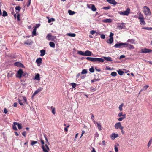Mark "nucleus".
<instances>
[{"label":"nucleus","instance_id":"obj_7","mask_svg":"<svg viewBox=\"0 0 152 152\" xmlns=\"http://www.w3.org/2000/svg\"><path fill=\"white\" fill-rule=\"evenodd\" d=\"M125 43H120L115 44L114 47L116 48H123L122 47L125 46Z\"/></svg>","mask_w":152,"mask_h":152},{"label":"nucleus","instance_id":"obj_40","mask_svg":"<svg viewBox=\"0 0 152 152\" xmlns=\"http://www.w3.org/2000/svg\"><path fill=\"white\" fill-rule=\"evenodd\" d=\"M21 7L19 6H16L15 7V10H16L18 11V12H16L17 13H18L19 12V11L21 9Z\"/></svg>","mask_w":152,"mask_h":152},{"label":"nucleus","instance_id":"obj_44","mask_svg":"<svg viewBox=\"0 0 152 152\" xmlns=\"http://www.w3.org/2000/svg\"><path fill=\"white\" fill-rule=\"evenodd\" d=\"M117 75V73L115 72H113L111 73V75L113 77H115Z\"/></svg>","mask_w":152,"mask_h":152},{"label":"nucleus","instance_id":"obj_15","mask_svg":"<svg viewBox=\"0 0 152 152\" xmlns=\"http://www.w3.org/2000/svg\"><path fill=\"white\" fill-rule=\"evenodd\" d=\"M92 52L89 51L87 50L85 52V56H91Z\"/></svg>","mask_w":152,"mask_h":152},{"label":"nucleus","instance_id":"obj_42","mask_svg":"<svg viewBox=\"0 0 152 152\" xmlns=\"http://www.w3.org/2000/svg\"><path fill=\"white\" fill-rule=\"evenodd\" d=\"M55 20L54 18H51L50 19H48V23H50L51 22H54Z\"/></svg>","mask_w":152,"mask_h":152},{"label":"nucleus","instance_id":"obj_33","mask_svg":"<svg viewBox=\"0 0 152 152\" xmlns=\"http://www.w3.org/2000/svg\"><path fill=\"white\" fill-rule=\"evenodd\" d=\"M124 106V104L121 103L119 106L118 108L120 111H122V107Z\"/></svg>","mask_w":152,"mask_h":152},{"label":"nucleus","instance_id":"obj_41","mask_svg":"<svg viewBox=\"0 0 152 152\" xmlns=\"http://www.w3.org/2000/svg\"><path fill=\"white\" fill-rule=\"evenodd\" d=\"M123 24H119L118 26V27L119 29L123 28Z\"/></svg>","mask_w":152,"mask_h":152},{"label":"nucleus","instance_id":"obj_12","mask_svg":"<svg viewBox=\"0 0 152 152\" xmlns=\"http://www.w3.org/2000/svg\"><path fill=\"white\" fill-rule=\"evenodd\" d=\"M118 134L115 133H112L111 135V138L112 140H114L115 138L118 137Z\"/></svg>","mask_w":152,"mask_h":152},{"label":"nucleus","instance_id":"obj_3","mask_svg":"<svg viewBox=\"0 0 152 152\" xmlns=\"http://www.w3.org/2000/svg\"><path fill=\"white\" fill-rule=\"evenodd\" d=\"M130 9L129 8H128L126 11H124L123 12L122 11H119L118 12V13L121 15L128 16L130 13Z\"/></svg>","mask_w":152,"mask_h":152},{"label":"nucleus","instance_id":"obj_64","mask_svg":"<svg viewBox=\"0 0 152 152\" xmlns=\"http://www.w3.org/2000/svg\"><path fill=\"white\" fill-rule=\"evenodd\" d=\"M100 37L102 39H104L105 38V36L104 34H101Z\"/></svg>","mask_w":152,"mask_h":152},{"label":"nucleus","instance_id":"obj_29","mask_svg":"<svg viewBox=\"0 0 152 152\" xmlns=\"http://www.w3.org/2000/svg\"><path fill=\"white\" fill-rule=\"evenodd\" d=\"M97 124V127H98V129L100 131L102 130V126L101 125L99 124L98 123V122L96 123Z\"/></svg>","mask_w":152,"mask_h":152},{"label":"nucleus","instance_id":"obj_55","mask_svg":"<svg viewBox=\"0 0 152 152\" xmlns=\"http://www.w3.org/2000/svg\"><path fill=\"white\" fill-rule=\"evenodd\" d=\"M31 0H28V1L26 4V5L27 7H28L31 4Z\"/></svg>","mask_w":152,"mask_h":152},{"label":"nucleus","instance_id":"obj_32","mask_svg":"<svg viewBox=\"0 0 152 152\" xmlns=\"http://www.w3.org/2000/svg\"><path fill=\"white\" fill-rule=\"evenodd\" d=\"M113 38H110L109 40V41H107V42L108 43L111 44L113 42Z\"/></svg>","mask_w":152,"mask_h":152},{"label":"nucleus","instance_id":"obj_57","mask_svg":"<svg viewBox=\"0 0 152 152\" xmlns=\"http://www.w3.org/2000/svg\"><path fill=\"white\" fill-rule=\"evenodd\" d=\"M37 141H32L31 143V145H34L36 144L37 143Z\"/></svg>","mask_w":152,"mask_h":152},{"label":"nucleus","instance_id":"obj_8","mask_svg":"<svg viewBox=\"0 0 152 152\" xmlns=\"http://www.w3.org/2000/svg\"><path fill=\"white\" fill-rule=\"evenodd\" d=\"M122 47H127V49L130 50L133 49H134V47L133 45L127 43H125V46H124Z\"/></svg>","mask_w":152,"mask_h":152},{"label":"nucleus","instance_id":"obj_27","mask_svg":"<svg viewBox=\"0 0 152 152\" xmlns=\"http://www.w3.org/2000/svg\"><path fill=\"white\" fill-rule=\"evenodd\" d=\"M144 19V17L143 15L141 14V12H140L139 13V16H138V19Z\"/></svg>","mask_w":152,"mask_h":152},{"label":"nucleus","instance_id":"obj_2","mask_svg":"<svg viewBox=\"0 0 152 152\" xmlns=\"http://www.w3.org/2000/svg\"><path fill=\"white\" fill-rule=\"evenodd\" d=\"M145 9H144L143 12L145 15L146 16L150 15H151V12L149 8L147 6H145L143 7Z\"/></svg>","mask_w":152,"mask_h":152},{"label":"nucleus","instance_id":"obj_62","mask_svg":"<svg viewBox=\"0 0 152 152\" xmlns=\"http://www.w3.org/2000/svg\"><path fill=\"white\" fill-rule=\"evenodd\" d=\"M40 24H36V26H35L34 28H36V29H37V28H38V27H39V26H40Z\"/></svg>","mask_w":152,"mask_h":152},{"label":"nucleus","instance_id":"obj_9","mask_svg":"<svg viewBox=\"0 0 152 152\" xmlns=\"http://www.w3.org/2000/svg\"><path fill=\"white\" fill-rule=\"evenodd\" d=\"M152 51V50H151L147 49L146 48H144L141 50V52L142 53H149L151 52Z\"/></svg>","mask_w":152,"mask_h":152},{"label":"nucleus","instance_id":"obj_54","mask_svg":"<svg viewBox=\"0 0 152 152\" xmlns=\"http://www.w3.org/2000/svg\"><path fill=\"white\" fill-rule=\"evenodd\" d=\"M90 33L91 34L93 35L94 34L96 33V31L94 30H92L91 31Z\"/></svg>","mask_w":152,"mask_h":152},{"label":"nucleus","instance_id":"obj_13","mask_svg":"<svg viewBox=\"0 0 152 152\" xmlns=\"http://www.w3.org/2000/svg\"><path fill=\"white\" fill-rule=\"evenodd\" d=\"M107 2L114 5L117 4V2L115 0H107Z\"/></svg>","mask_w":152,"mask_h":152},{"label":"nucleus","instance_id":"obj_36","mask_svg":"<svg viewBox=\"0 0 152 152\" xmlns=\"http://www.w3.org/2000/svg\"><path fill=\"white\" fill-rule=\"evenodd\" d=\"M44 148L45 150H46L47 151H48L50 150V149L49 148V147L47 145V144H46L45 145V146L44 145Z\"/></svg>","mask_w":152,"mask_h":152},{"label":"nucleus","instance_id":"obj_35","mask_svg":"<svg viewBox=\"0 0 152 152\" xmlns=\"http://www.w3.org/2000/svg\"><path fill=\"white\" fill-rule=\"evenodd\" d=\"M118 72V74L120 75H122L124 73V72L121 69H119Z\"/></svg>","mask_w":152,"mask_h":152},{"label":"nucleus","instance_id":"obj_43","mask_svg":"<svg viewBox=\"0 0 152 152\" xmlns=\"http://www.w3.org/2000/svg\"><path fill=\"white\" fill-rule=\"evenodd\" d=\"M18 102L20 104V105H23V104L21 102L22 100H20L19 99H18Z\"/></svg>","mask_w":152,"mask_h":152},{"label":"nucleus","instance_id":"obj_25","mask_svg":"<svg viewBox=\"0 0 152 152\" xmlns=\"http://www.w3.org/2000/svg\"><path fill=\"white\" fill-rule=\"evenodd\" d=\"M40 56H44L45 53V51L44 50H40Z\"/></svg>","mask_w":152,"mask_h":152},{"label":"nucleus","instance_id":"obj_37","mask_svg":"<svg viewBox=\"0 0 152 152\" xmlns=\"http://www.w3.org/2000/svg\"><path fill=\"white\" fill-rule=\"evenodd\" d=\"M68 13L70 15H72L75 14V12L74 11H72L71 10H68Z\"/></svg>","mask_w":152,"mask_h":152},{"label":"nucleus","instance_id":"obj_20","mask_svg":"<svg viewBox=\"0 0 152 152\" xmlns=\"http://www.w3.org/2000/svg\"><path fill=\"white\" fill-rule=\"evenodd\" d=\"M42 62V59L41 58H37L36 60V62L37 64L41 63Z\"/></svg>","mask_w":152,"mask_h":152},{"label":"nucleus","instance_id":"obj_5","mask_svg":"<svg viewBox=\"0 0 152 152\" xmlns=\"http://www.w3.org/2000/svg\"><path fill=\"white\" fill-rule=\"evenodd\" d=\"M23 74V71L22 69H20L17 72V75H16V77L20 79L22 76Z\"/></svg>","mask_w":152,"mask_h":152},{"label":"nucleus","instance_id":"obj_1","mask_svg":"<svg viewBox=\"0 0 152 152\" xmlns=\"http://www.w3.org/2000/svg\"><path fill=\"white\" fill-rule=\"evenodd\" d=\"M86 58L87 60L93 62L99 63L100 62H103L104 61V60L102 58H99L87 57Z\"/></svg>","mask_w":152,"mask_h":152},{"label":"nucleus","instance_id":"obj_63","mask_svg":"<svg viewBox=\"0 0 152 152\" xmlns=\"http://www.w3.org/2000/svg\"><path fill=\"white\" fill-rule=\"evenodd\" d=\"M114 149H115V152H118V148L115 145V146Z\"/></svg>","mask_w":152,"mask_h":152},{"label":"nucleus","instance_id":"obj_59","mask_svg":"<svg viewBox=\"0 0 152 152\" xmlns=\"http://www.w3.org/2000/svg\"><path fill=\"white\" fill-rule=\"evenodd\" d=\"M20 15L19 14H18L17 16V20L19 21L20 20Z\"/></svg>","mask_w":152,"mask_h":152},{"label":"nucleus","instance_id":"obj_19","mask_svg":"<svg viewBox=\"0 0 152 152\" xmlns=\"http://www.w3.org/2000/svg\"><path fill=\"white\" fill-rule=\"evenodd\" d=\"M103 59L104 60V59L109 61H112L111 58L110 57H103Z\"/></svg>","mask_w":152,"mask_h":152},{"label":"nucleus","instance_id":"obj_18","mask_svg":"<svg viewBox=\"0 0 152 152\" xmlns=\"http://www.w3.org/2000/svg\"><path fill=\"white\" fill-rule=\"evenodd\" d=\"M17 124H18V123L16 122H14L13 123V124L12 125V129L14 130H17V129L16 126L17 125Z\"/></svg>","mask_w":152,"mask_h":152},{"label":"nucleus","instance_id":"obj_53","mask_svg":"<svg viewBox=\"0 0 152 152\" xmlns=\"http://www.w3.org/2000/svg\"><path fill=\"white\" fill-rule=\"evenodd\" d=\"M110 6H108L107 7H103V9L104 10H108L110 9Z\"/></svg>","mask_w":152,"mask_h":152},{"label":"nucleus","instance_id":"obj_6","mask_svg":"<svg viewBox=\"0 0 152 152\" xmlns=\"http://www.w3.org/2000/svg\"><path fill=\"white\" fill-rule=\"evenodd\" d=\"M87 7L88 8L91 9L93 11H95L97 9L94 4H87Z\"/></svg>","mask_w":152,"mask_h":152},{"label":"nucleus","instance_id":"obj_45","mask_svg":"<svg viewBox=\"0 0 152 152\" xmlns=\"http://www.w3.org/2000/svg\"><path fill=\"white\" fill-rule=\"evenodd\" d=\"M7 15H8L7 14L5 11L4 10L3 11V14H2L3 16L5 17V16H7Z\"/></svg>","mask_w":152,"mask_h":152},{"label":"nucleus","instance_id":"obj_14","mask_svg":"<svg viewBox=\"0 0 152 152\" xmlns=\"http://www.w3.org/2000/svg\"><path fill=\"white\" fill-rule=\"evenodd\" d=\"M121 122H119L116 123L115 125V127L116 129H118L121 125Z\"/></svg>","mask_w":152,"mask_h":152},{"label":"nucleus","instance_id":"obj_39","mask_svg":"<svg viewBox=\"0 0 152 152\" xmlns=\"http://www.w3.org/2000/svg\"><path fill=\"white\" fill-rule=\"evenodd\" d=\"M36 28H34L32 31V35L35 36L36 35Z\"/></svg>","mask_w":152,"mask_h":152},{"label":"nucleus","instance_id":"obj_30","mask_svg":"<svg viewBox=\"0 0 152 152\" xmlns=\"http://www.w3.org/2000/svg\"><path fill=\"white\" fill-rule=\"evenodd\" d=\"M22 98L23 99V102L25 103L26 104H27L28 102H27V99L26 98V97L25 96H23Z\"/></svg>","mask_w":152,"mask_h":152},{"label":"nucleus","instance_id":"obj_23","mask_svg":"<svg viewBox=\"0 0 152 152\" xmlns=\"http://www.w3.org/2000/svg\"><path fill=\"white\" fill-rule=\"evenodd\" d=\"M112 20L111 19H107L103 20V22L105 23H111Z\"/></svg>","mask_w":152,"mask_h":152},{"label":"nucleus","instance_id":"obj_31","mask_svg":"<svg viewBox=\"0 0 152 152\" xmlns=\"http://www.w3.org/2000/svg\"><path fill=\"white\" fill-rule=\"evenodd\" d=\"M134 39H129L127 41V42H129L130 43H131V44H134L135 43H134Z\"/></svg>","mask_w":152,"mask_h":152},{"label":"nucleus","instance_id":"obj_10","mask_svg":"<svg viewBox=\"0 0 152 152\" xmlns=\"http://www.w3.org/2000/svg\"><path fill=\"white\" fill-rule=\"evenodd\" d=\"M14 65L19 67H24V65L21 63L19 62H16L14 64Z\"/></svg>","mask_w":152,"mask_h":152},{"label":"nucleus","instance_id":"obj_58","mask_svg":"<svg viewBox=\"0 0 152 152\" xmlns=\"http://www.w3.org/2000/svg\"><path fill=\"white\" fill-rule=\"evenodd\" d=\"M90 90L91 91H93V92L94 91L96 90L95 88H93V87H91L90 88Z\"/></svg>","mask_w":152,"mask_h":152},{"label":"nucleus","instance_id":"obj_4","mask_svg":"<svg viewBox=\"0 0 152 152\" xmlns=\"http://www.w3.org/2000/svg\"><path fill=\"white\" fill-rule=\"evenodd\" d=\"M56 36H52L51 34L49 33L47 34L46 39L49 41H53L56 39Z\"/></svg>","mask_w":152,"mask_h":152},{"label":"nucleus","instance_id":"obj_16","mask_svg":"<svg viewBox=\"0 0 152 152\" xmlns=\"http://www.w3.org/2000/svg\"><path fill=\"white\" fill-rule=\"evenodd\" d=\"M42 90V89L41 88H39V89H37V90L36 91H35L33 94L32 95V96L33 97V96H34L35 95H36L38 93L40 92Z\"/></svg>","mask_w":152,"mask_h":152},{"label":"nucleus","instance_id":"obj_51","mask_svg":"<svg viewBox=\"0 0 152 152\" xmlns=\"http://www.w3.org/2000/svg\"><path fill=\"white\" fill-rule=\"evenodd\" d=\"M142 29H145L147 30H150L152 29V28L151 27H143L142 28Z\"/></svg>","mask_w":152,"mask_h":152},{"label":"nucleus","instance_id":"obj_47","mask_svg":"<svg viewBox=\"0 0 152 152\" xmlns=\"http://www.w3.org/2000/svg\"><path fill=\"white\" fill-rule=\"evenodd\" d=\"M152 142V138H151L149 141L148 144V147H149L151 144Z\"/></svg>","mask_w":152,"mask_h":152},{"label":"nucleus","instance_id":"obj_24","mask_svg":"<svg viewBox=\"0 0 152 152\" xmlns=\"http://www.w3.org/2000/svg\"><path fill=\"white\" fill-rule=\"evenodd\" d=\"M67 35L68 36L72 37H75L76 36V34L75 33H67Z\"/></svg>","mask_w":152,"mask_h":152},{"label":"nucleus","instance_id":"obj_17","mask_svg":"<svg viewBox=\"0 0 152 152\" xmlns=\"http://www.w3.org/2000/svg\"><path fill=\"white\" fill-rule=\"evenodd\" d=\"M32 42L31 39H29L25 41L24 44L27 45H30L32 44Z\"/></svg>","mask_w":152,"mask_h":152},{"label":"nucleus","instance_id":"obj_34","mask_svg":"<svg viewBox=\"0 0 152 152\" xmlns=\"http://www.w3.org/2000/svg\"><path fill=\"white\" fill-rule=\"evenodd\" d=\"M144 19H140V24H143L145 25V21L144 20Z\"/></svg>","mask_w":152,"mask_h":152},{"label":"nucleus","instance_id":"obj_48","mask_svg":"<svg viewBox=\"0 0 152 152\" xmlns=\"http://www.w3.org/2000/svg\"><path fill=\"white\" fill-rule=\"evenodd\" d=\"M51 108L52 109V113L54 114L55 115L56 113L55 112V109L54 107L53 108V106H51Z\"/></svg>","mask_w":152,"mask_h":152},{"label":"nucleus","instance_id":"obj_50","mask_svg":"<svg viewBox=\"0 0 152 152\" xmlns=\"http://www.w3.org/2000/svg\"><path fill=\"white\" fill-rule=\"evenodd\" d=\"M87 71L86 69H83L81 72V74H85L87 73Z\"/></svg>","mask_w":152,"mask_h":152},{"label":"nucleus","instance_id":"obj_56","mask_svg":"<svg viewBox=\"0 0 152 152\" xmlns=\"http://www.w3.org/2000/svg\"><path fill=\"white\" fill-rule=\"evenodd\" d=\"M100 80V79H96L95 78L93 80H91V82H95V81H98L99 80Z\"/></svg>","mask_w":152,"mask_h":152},{"label":"nucleus","instance_id":"obj_61","mask_svg":"<svg viewBox=\"0 0 152 152\" xmlns=\"http://www.w3.org/2000/svg\"><path fill=\"white\" fill-rule=\"evenodd\" d=\"M22 134L24 137H26V132L25 131H24L22 133Z\"/></svg>","mask_w":152,"mask_h":152},{"label":"nucleus","instance_id":"obj_28","mask_svg":"<svg viewBox=\"0 0 152 152\" xmlns=\"http://www.w3.org/2000/svg\"><path fill=\"white\" fill-rule=\"evenodd\" d=\"M49 45L51 47H52L54 48L55 47V44L53 42H49Z\"/></svg>","mask_w":152,"mask_h":152},{"label":"nucleus","instance_id":"obj_46","mask_svg":"<svg viewBox=\"0 0 152 152\" xmlns=\"http://www.w3.org/2000/svg\"><path fill=\"white\" fill-rule=\"evenodd\" d=\"M17 125L18 128L19 129H22V126L21 124H20L18 123V124H17Z\"/></svg>","mask_w":152,"mask_h":152},{"label":"nucleus","instance_id":"obj_26","mask_svg":"<svg viewBox=\"0 0 152 152\" xmlns=\"http://www.w3.org/2000/svg\"><path fill=\"white\" fill-rule=\"evenodd\" d=\"M148 87H149V86L148 85H146V86H144L143 87L142 89L140 90V92L142 91L143 90H146Z\"/></svg>","mask_w":152,"mask_h":152},{"label":"nucleus","instance_id":"obj_60","mask_svg":"<svg viewBox=\"0 0 152 152\" xmlns=\"http://www.w3.org/2000/svg\"><path fill=\"white\" fill-rule=\"evenodd\" d=\"M123 115L122 112H120L118 114V116L119 117H120L121 116H123Z\"/></svg>","mask_w":152,"mask_h":152},{"label":"nucleus","instance_id":"obj_52","mask_svg":"<svg viewBox=\"0 0 152 152\" xmlns=\"http://www.w3.org/2000/svg\"><path fill=\"white\" fill-rule=\"evenodd\" d=\"M89 71L91 73H93L94 72V69L93 67H91V68L89 69Z\"/></svg>","mask_w":152,"mask_h":152},{"label":"nucleus","instance_id":"obj_22","mask_svg":"<svg viewBox=\"0 0 152 152\" xmlns=\"http://www.w3.org/2000/svg\"><path fill=\"white\" fill-rule=\"evenodd\" d=\"M126 118V115L125 114H124L123 115L122 117H120L119 118H118V120L119 121H121L124 119H125Z\"/></svg>","mask_w":152,"mask_h":152},{"label":"nucleus","instance_id":"obj_11","mask_svg":"<svg viewBox=\"0 0 152 152\" xmlns=\"http://www.w3.org/2000/svg\"><path fill=\"white\" fill-rule=\"evenodd\" d=\"M40 140L42 145V148L43 150V152H49L48 151H47L46 150H45L44 148L45 142L42 139H40Z\"/></svg>","mask_w":152,"mask_h":152},{"label":"nucleus","instance_id":"obj_49","mask_svg":"<svg viewBox=\"0 0 152 152\" xmlns=\"http://www.w3.org/2000/svg\"><path fill=\"white\" fill-rule=\"evenodd\" d=\"M78 53L82 56H85V52L82 51H78Z\"/></svg>","mask_w":152,"mask_h":152},{"label":"nucleus","instance_id":"obj_38","mask_svg":"<svg viewBox=\"0 0 152 152\" xmlns=\"http://www.w3.org/2000/svg\"><path fill=\"white\" fill-rule=\"evenodd\" d=\"M70 85L72 86V88H75L76 86V84L75 83H71Z\"/></svg>","mask_w":152,"mask_h":152},{"label":"nucleus","instance_id":"obj_21","mask_svg":"<svg viewBox=\"0 0 152 152\" xmlns=\"http://www.w3.org/2000/svg\"><path fill=\"white\" fill-rule=\"evenodd\" d=\"M35 79L37 80H39L40 79V75L38 73L35 76Z\"/></svg>","mask_w":152,"mask_h":152}]
</instances>
